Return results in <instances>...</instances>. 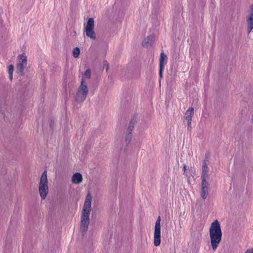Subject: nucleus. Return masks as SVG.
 I'll use <instances>...</instances> for the list:
<instances>
[{
	"instance_id": "19",
	"label": "nucleus",
	"mask_w": 253,
	"mask_h": 253,
	"mask_svg": "<svg viewBox=\"0 0 253 253\" xmlns=\"http://www.w3.org/2000/svg\"><path fill=\"white\" fill-rule=\"evenodd\" d=\"M132 138L131 132H128L125 137L126 145H127L131 141Z\"/></svg>"
},
{
	"instance_id": "20",
	"label": "nucleus",
	"mask_w": 253,
	"mask_h": 253,
	"mask_svg": "<svg viewBox=\"0 0 253 253\" xmlns=\"http://www.w3.org/2000/svg\"><path fill=\"white\" fill-rule=\"evenodd\" d=\"M80 53V49L79 47H75L73 51V55L74 57L77 58L79 56Z\"/></svg>"
},
{
	"instance_id": "15",
	"label": "nucleus",
	"mask_w": 253,
	"mask_h": 253,
	"mask_svg": "<svg viewBox=\"0 0 253 253\" xmlns=\"http://www.w3.org/2000/svg\"><path fill=\"white\" fill-rule=\"evenodd\" d=\"M208 159L204 160L202 165V173L208 174L209 169L208 167Z\"/></svg>"
},
{
	"instance_id": "12",
	"label": "nucleus",
	"mask_w": 253,
	"mask_h": 253,
	"mask_svg": "<svg viewBox=\"0 0 253 253\" xmlns=\"http://www.w3.org/2000/svg\"><path fill=\"white\" fill-rule=\"evenodd\" d=\"M83 180V176L80 173L77 172L72 177V182L74 184L80 183Z\"/></svg>"
},
{
	"instance_id": "4",
	"label": "nucleus",
	"mask_w": 253,
	"mask_h": 253,
	"mask_svg": "<svg viewBox=\"0 0 253 253\" xmlns=\"http://www.w3.org/2000/svg\"><path fill=\"white\" fill-rule=\"evenodd\" d=\"M88 91L87 85L85 84H83V81L81 82V85L79 87L75 96L76 102L78 103L83 102L85 99Z\"/></svg>"
},
{
	"instance_id": "1",
	"label": "nucleus",
	"mask_w": 253,
	"mask_h": 253,
	"mask_svg": "<svg viewBox=\"0 0 253 253\" xmlns=\"http://www.w3.org/2000/svg\"><path fill=\"white\" fill-rule=\"evenodd\" d=\"M92 196L88 193L85 198L82 212L81 231L84 233L87 231L89 223V214L91 211Z\"/></svg>"
},
{
	"instance_id": "27",
	"label": "nucleus",
	"mask_w": 253,
	"mask_h": 253,
	"mask_svg": "<svg viewBox=\"0 0 253 253\" xmlns=\"http://www.w3.org/2000/svg\"><path fill=\"white\" fill-rule=\"evenodd\" d=\"M252 122L253 123V115L252 118Z\"/></svg>"
},
{
	"instance_id": "25",
	"label": "nucleus",
	"mask_w": 253,
	"mask_h": 253,
	"mask_svg": "<svg viewBox=\"0 0 253 253\" xmlns=\"http://www.w3.org/2000/svg\"><path fill=\"white\" fill-rule=\"evenodd\" d=\"M13 74H9V80L11 81L13 79Z\"/></svg>"
},
{
	"instance_id": "3",
	"label": "nucleus",
	"mask_w": 253,
	"mask_h": 253,
	"mask_svg": "<svg viewBox=\"0 0 253 253\" xmlns=\"http://www.w3.org/2000/svg\"><path fill=\"white\" fill-rule=\"evenodd\" d=\"M39 190L42 199H44L48 192L46 170L43 171L41 177Z\"/></svg>"
},
{
	"instance_id": "18",
	"label": "nucleus",
	"mask_w": 253,
	"mask_h": 253,
	"mask_svg": "<svg viewBox=\"0 0 253 253\" xmlns=\"http://www.w3.org/2000/svg\"><path fill=\"white\" fill-rule=\"evenodd\" d=\"M209 177V175L208 174L202 173V175H201L202 183H201V184H209L208 181Z\"/></svg>"
},
{
	"instance_id": "26",
	"label": "nucleus",
	"mask_w": 253,
	"mask_h": 253,
	"mask_svg": "<svg viewBox=\"0 0 253 253\" xmlns=\"http://www.w3.org/2000/svg\"><path fill=\"white\" fill-rule=\"evenodd\" d=\"M186 170V165L184 164L183 166V170L184 171V174L185 173Z\"/></svg>"
},
{
	"instance_id": "22",
	"label": "nucleus",
	"mask_w": 253,
	"mask_h": 253,
	"mask_svg": "<svg viewBox=\"0 0 253 253\" xmlns=\"http://www.w3.org/2000/svg\"><path fill=\"white\" fill-rule=\"evenodd\" d=\"M103 66L104 67L106 68V70L107 71L109 68V63H108L107 61L106 60H104L103 61Z\"/></svg>"
},
{
	"instance_id": "11",
	"label": "nucleus",
	"mask_w": 253,
	"mask_h": 253,
	"mask_svg": "<svg viewBox=\"0 0 253 253\" xmlns=\"http://www.w3.org/2000/svg\"><path fill=\"white\" fill-rule=\"evenodd\" d=\"M154 40L155 39L153 36L147 37L142 42V46L144 47H148V46H151L154 41Z\"/></svg>"
},
{
	"instance_id": "14",
	"label": "nucleus",
	"mask_w": 253,
	"mask_h": 253,
	"mask_svg": "<svg viewBox=\"0 0 253 253\" xmlns=\"http://www.w3.org/2000/svg\"><path fill=\"white\" fill-rule=\"evenodd\" d=\"M7 37V33L5 30L2 28H0V42L4 41Z\"/></svg>"
},
{
	"instance_id": "13",
	"label": "nucleus",
	"mask_w": 253,
	"mask_h": 253,
	"mask_svg": "<svg viewBox=\"0 0 253 253\" xmlns=\"http://www.w3.org/2000/svg\"><path fill=\"white\" fill-rule=\"evenodd\" d=\"M168 57L167 55L163 52H161L160 57L159 67L164 68L165 65L167 64Z\"/></svg>"
},
{
	"instance_id": "8",
	"label": "nucleus",
	"mask_w": 253,
	"mask_h": 253,
	"mask_svg": "<svg viewBox=\"0 0 253 253\" xmlns=\"http://www.w3.org/2000/svg\"><path fill=\"white\" fill-rule=\"evenodd\" d=\"M246 22L248 34L249 35L253 29V4L250 6V13L247 17Z\"/></svg>"
},
{
	"instance_id": "16",
	"label": "nucleus",
	"mask_w": 253,
	"mask_h": 253,
	"mask_svg": "<svg viewBox=\"0 0 253 253\" xmlns=\"http://www.w3.org/2000/svg\"><path fill=\"white\" fill-rule=\"evenodd\" d=\"M90 75H91L90 70L89 69H87L85 71V72H84V74L83 76H82L81 82L83 81V84H85L84 83L85 80L86 79H89L90 78Z\"/></svg>"
},
{
	"instance_id": "23",
	"label": "nucleus",
	"mask_w": 253,
	"mask_h": 253,
	"mask_svg": "<svg viewBox=\"0 0 253 253\" xmlns=\"http://www.w3.org/2000/svg\"><path fill=\"white\" fill-rule=\"evenodd\" d=\"M164 69V67H159V76H160V78H162L163 77V71Z\"/></svg>"
},
{
	"instance_id": "10",
	"label": "nucleus",
	"mask_w": 253,
	"mask_h": 253,
	"mask_svg": "<svg viewBox=\"0 0 253 253\" xmlns=\"http://www.w3.org/2000/svg\"><path fill=\"white\" fill-rule=\"evenodd\" d=\"M209 184H201V197L203 199H206L208 195Z\"/></svg>"
},
{
	"instance_id": "5",
	"label": "nucleus",
	"mask_w": 253,
	"mask_h": 253,
	"mask_svg": "<svg viewBox=\"0 0 253 253\" xmlns=\"http://www.w3.org/2000/svg\"><path fill=\"white\" fill-rule=\"evenodd\" d=\"M94 21L92 18H89L87 21L86 25L85 27L84 32L86 36L92 40L96 39V35L94 31Z\"/></svg>"
},
{
	"instance_id": "21",
	"label": "nucleus",
	"mask_w": 253,
	"mask_h": 253,
	"mask_svg": "<svg viewBox=\"0 0 253 253\" xmlns=\"http://www.w3.org/2000/svg\"><path fill=\"white\" fill-rule=\"evenodd\" d=\"M14 70V67L12 65H10L8 67V74H13Z\"/></svg>"
},
{
	"instance_id": "17",
	"label": "nucleus",
	"mask_w": 253,
	"mask_h": 253,
	"mask_svg": "<svg viewBox=\"0 0 253 253\" xmlns=\"http://www.w3.org/2000/svg\"><path fill=\"white\" fill-rule=\"evenodd\" d=\"M136 121L135 119H133L130 121L128 128H127V132H131L132 131L134 126L135 124H136Z\"/></svg>"
},
{
	"instance_id": "6",
	"label": "nucleus",
	"mask_w": 253,
	"mask_h": 253,
	"mask_svg": "<svg viewBox=\"0 0 253 253\" xmlns=\"http://www.w3.org/2000/svg\"><path fill=\"white\" fill-rule=\"evenodd\" d=\"M161 217L159 216L155 223L154 244L155 246H158L161 243Z\"/></svg>"
},
{
	"instance_id": "9",
	"label": "nucleus",
	"mask_w": 253,
	"mask_h": 253,
	"mask_svg": "<svg viewBox=\"0 0 253 253\" xmlns=\"http://www.w3.org/2000/svg\"><path fill=\"white\" fill-rule=\"evenodd\" d=\"M194 114V108L192 107L190 108L187 110L185 113V119L187 121L188 127L189 129H191V123L192 121V118Z\"/></svg>"
},
{
	"instance_id": "24",
	"label": "nucleus",
	"mask_w": 253,
	"mask_h": 253,
	"mask_svg": "<svg viewBox=\"0 0 253 253\" xmlns=\"http://www.w3.org/2000/svg\"><path fill=\"white\" fill-rule=\"evenodd\" d=\"M245 253H253V249L247 250Z\"/></svg>"
},
{
	"instance_id": "2",
	"label": "nucleus",
	"mask_w": 253,
	"mask_h": 253,
	"mask_svg": "<svg viewBox=\"0 0 253 253\" xmlns=\"http://www.w3.org/2000/svg\"><path fill=\"white\" fill-rule=\"evenodd\" d=\"M209 232L212 249L215 251L221 242L222 237L221 229L217 220H215L211 223Z\"/></svg>"
},
{
	"instance_id": "7",
	"label": "nucleus",
	"mask_w": 253,
	"mask_h": 253,
	"mask_svg": "<svg viewBox=\"0 0 253 253\" xmlns=\"http://www.w3.org/2000/svg\"><path fill=\"white\" fill-rule=\"evenodd\" d=\"M19 62L16 67V72L20 76L23 75L24 68L27 65V57L24 54L18 56Z\"/></svg>"
}]
</instances>
